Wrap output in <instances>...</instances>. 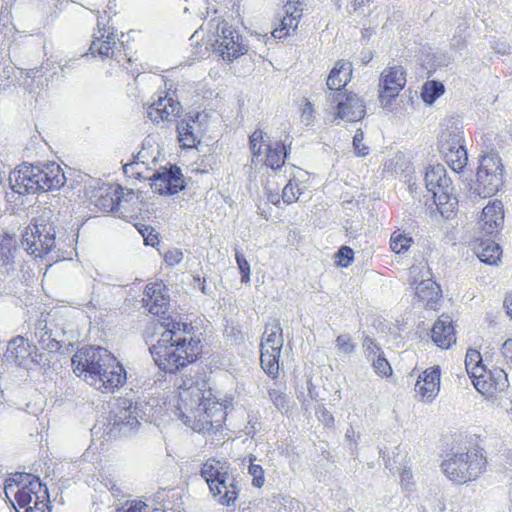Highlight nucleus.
<instances>
[{
    "mask_svg": "<svg viewBox=\"0 0 512 512\" xmlns=\"http://www.w3.org/2000/svg\"><path fill=\"white\" fill-rule=\"evenodd\" d=\"M168 404L187 427L198 433L215 434L227 419V402L218 399L205 381L193 377L183 379Z\"/></svg>",
    "mask_w": 512,
    "mask_h": 512,
    "instance_id": "nucleus-1",
    "label": "nucleus"
},
{
    "mask_svg": "<svg viewBox=\"0 0 512 512\" xmlns=\"http://www.w3.org/2000/svg\"><path fill=\"white\" fill-rule=\"evenodd\" d=\"M161 326L164 330L149 347L154 364L161 372L175 375L203 358L204 340L195 334L191 323L168 317Z\"/></svg>",
    "mask_w": 512,
    "mask_h": 512,
    "instance_id": "nucleus-2",
    "label": "nucleus"
},
{
    "mask_svg": "<svg viewBox=\"0 0 512 512\" xmlns=\"http://www.w3.org/2000/svg\"><path fill=\"white\" fill-rule=\"evenodd\" d=\"M73 372L102 393H114L127 381L122 363L107 349L83 347L71 359Z\"/></svg>",
    "mask_w": 512,
    "mask_h": 512,
    "instance_id": "nucleus-3",
    "label": "nucleus"
},
{
    "mask_svg": "<svg viewBox=\"0 0 512 512\" xmlns=\"http://www.w3.org/2000/svg\"><path fill=\"white\" fill-rule=\"evenodd\" d=\"M4 493L16 512H52L48 489L33 474H12L5 480Z\"/></svg>",
    "mask_w": 512,
    "mask_h": 512,
    "instance_id": "nucleus-4",
    "label": "nucleus"
},
{
    "mask_svg": "<svg viewBox=\"0 0 512 512\" xmlns=\"http://www.w3.org/2000/svg\"><path fill=\"white\" fill-rule=\"evenodd\" d=\"M487 466L484 448L472 441H466L458 451L448 453L440 465L444 475L459 485L476 480Z\"/></svg>",
    "mask_w": 512,
    "mask_h": 512,
    "instance_id": "nucleus-5",
    "label": "nucleus"
},
{
    "mask_svg": "<svg viewBox=\"0 0 512 512\" xmlns=\"http://www.w3.org/2000/svg\"><path fill=\"white\" fill-rule=\"evenodd\" d=\"M133 31L122 33L120 40V48L116 42V32L113 27L104 25L98 27L93 35L90 45L92 55H98L103 58H114V60L131 76L140 74V64L138 58L132 51V47L128 46L129 40L132 38Z\"/></svg>",
    "mask_w": 512,
    "mask_h": 512,
    "instance_id": "nucleus-6",
    "label": "nucleus"
},
{
    "mask_svg": "<svg viewBox=\"0 0 512 512\" xmlns=\"http://www.w3.org/2000/svg\"><path fill=\"white\" fill-rule=\"evenodd\" d=\"M283 329L278 319L269 320L264 327L260 342V365L272 379L279 376V360L283 348Z\"/></svg>",
    "mask_w": 512,
    "mask_h": 512,
    "instance_id": "nucleus-7",
    "label": "nucleus"
},
{
    "mask_svg": "<svg viewBox=\"0 0 512 512\" xmlns=\"http://www.w3.org/2000/svg\"><path fill=\"white\" fill-rule=\"evenodd\" d=\"M464 135L461 128L451 125L442 129L438 137V148L447 165L454 172H461L467 165V151L463 145Z\"/></svg>",
    "mask_w": 512,
    "mask_h": 512,
    "instance_id": "nucleus-8",
    "label": "nucleus"
},
{
    "mask_svg": "<svg viewBox=\"0 0 512 512\" xmlns=\"http://www.w3.org/2000/svg\"><path fill=\"white\" fill-rule=\"evenodd\" d=\"M503 184V165L496 152L481 157L477 170V191L484 198L496 194Z\"/></svg>",
    "mask_w": 512,
    "mask_h": 512,
    "instance_id": "nucleus-9",
    "label": "nucleus"
},
{
    "mask_svg": "<svg viewBox=\"0 0 512 512\" xmlns=\"http://www.w3.org/2000/svg\"><path fill=\"white\" fill-rule=\"evenodd\" d=\"M22 245L35 257L47 255L55 247V230L50 223H30L22 234Z\"/></svg>",
    "mask_w": 512,
    "mask_h": 512,
    "instance_id": "nucleus-10",
    "label": "nucleus"
},
{
    "mask_svg": "<svg viewBox=\"0 0 512 512\" xmlns=\"http://www.w3.org/2000/svg\"><path fill=\"white\" fill-rule=\"evenodd\" d=\"M266 134L261 129H256L249 136V147L253 157L262 155V147L265 146L263 164L276 171L281 169L286 161L288 152L286 146L281 142L275 144L265 143Z\"/></svg>",
    "mask_w": 512,
    "mask_h": 512,
    "instance_id": "nucleus-11",
    "label": "nucleus"
},
{
    "mask_svg": "<svg viewBox=\"0 0 512 512\" xmlns=\"http://www.w3.org/2000/svg\"><path fill=\"white\" fill-rule=\"evenodd\" d=\"M330 102L334 105V119L356 122L360 121L365 116V103L363 99L353 92L345 91L333 93Z\"/></svg>",
    "mask_w": 512,
    "mask_h": 512,
    "instance_id": "nucleus-12",
    "label": "nucleus"
},
{
    "mask_svg": "<svg viewBox=\"0 0 512 512\" xmlns=\"http://www.w3.org/2000/svg\"><path fill=\"white\" fill-rule=\"evenodd\" d=\"M406 85V71L400 65L386 67L379 78V99L390 104Z\"/></svg>",
    "mask_w": 512,
    "mask_h": 512,
    "instance_id": "nucleus-13",
    "label": "nucleus"
},
{
    "mask_svg": "<svg viewBox=\"0 0 512 512\" xmlns=\"http://www.w3.org/2000/svg\"><path fill=\"white\" fill-rule=\"evenodd\" d=\"M472 383L479 393L488 398L496 397L509 387L507 373L499 367L484 368V372L477 374Z\"/></svg>",
    "mask_w": 512,
    "mask_h": 512,
    "instance_id": "nucleus-14",
    "label": "nucleus"
},
{
    "mask_svg": "<svg viewBox=\"0 0 512 512\" xmlns=\"http://www.w3.org/2000/svg\"><path fill=\"white\" fill-rule=\"evenodd\" d=\"M36 179V165L22 163L9 175L11 189L19 195H29L39 192Z\"/></svg>",
    "mask_w": 512,
    "mask_h": 512,
    "instance_id": "nucleus-15",
    "label": "nucleus"
},
{
    "mask_svg": "<svg viewBox=\"0 0 512 512\" xmlns=\"http://www.w3.org/2000/svg\"><path fill=\"white\" fill-rule=\"evenodd\" d=\"M123 198V189L120 185L104 184L91 191L90 201L97 211L111 213L117 211Z\"/></svg>",
    "mask_w": 512,
    "mask_h": 512,
    "instance_id": "nucleus-16",
    "label": "nucleus"
},
{
    "mask_svg": "<svg viewBox=\"0 0 512 512\" xmlns=\"http://www.w3.org/2000/svg\"><path fill=\"white\" fill-rule=\"evenodd\" d=\"M216 50L223 59L232 61L246 52L239 33L231 26H223L216 40Z\"/></svg>",
    "mask_w": 512,
    "mask_h": 512,
    "instance_id": "nucleus-17",
    "label": "nucleus"
},
{
    "mask_svg": "<svg viewBox=\"0 0 512 512\" xmlns=\"http://www.w3.org/2000/svg\"><path fill=\"white\" fill-rule=\"evenodd\" d=\"M441 370L439 366L425 369L415 384V393L420 401L430 403L440 391Z\"/></svg>",
    "mask_w": 512,
    "mask_h": 512,
    "instance_id": "nucleus-18",
    "label": "nucleus"
},
{
    "mask_svg": "<svg viewBox=\"0 0 512 512\" xmlns=\"http://www.w3.org/2000/svg\"><path fill=\"white\" fill-rule=\"evenodd\" d=\"M504 205L498 200L490 201L482 210L478 224L484 235H495L504 224Z\"/></svg>",
    "mask_w": 512,
    "mask_h": 512,
    "instance_id": "nucleus-19",
    "label": "nucleus"
},
{
    "mask_svg": "<svg viewBox=\"0 0 512 512\" xmlns=\"http://www.w3.org/2000/svg\"><path fill=\"white\" fill-rule=\"evenodd\" d=\"M183 180L179 168H163L151 177L153 192L160 195H172L183 189Z\"/></svg>",
    "mask_w": 512,
    "mask_h": 512,
    "instance_id": "nucleus-20",
    "label": "nucleus"
},
{
    "mask_svg": "<svg viewBox=\"0 0 512 512\" xmlns=\"http://www.w3.org/2000/svg\"><path fill=\"white\" fill-rule=\"evenodd\" d=\"M36 179L39 192L59 189L65 184L66 177L61 166L55 162L36 165Z\"/></svg>",
    "mask_w": 512,
    "mask_h": 512,
    "instance_id": "nucleus-21",
    "label": "nucleus"
},
{
    "mask_svg": "<svg viewBox=\"0 0 512 512\" xmlns=\"http://www.w3.org/2000/svg\"><path fill=\"white\" fill-rule=\"evenodd\" d=\"M144 306L153 315L165 312L169 305L167 289L162 281L152 282L146 285L144 290Z\"/></svg>",
    "mask_w": 512,
    "mask_h": 512,
    "instance_id": "nucleus-22",
    "label": "nucleus"
},
{
    "mask_svg": "<svg viewBox=\"0 0 512 512\" xmlns=\"http://www.w3.org/2000/svg\"><path fill=\"white\" fill-rule=\"evenodd\" d=\"M431 339L435 345L447 350L456 343V331L452 318L442 314L431 328Z\"/></svg>",
    "mask_w": 512,
    "mask_h": 512,
    "instance_id": "nucleus-23",
    "label": "nucleus"
},
{
    "mask_svg": "<svg viewBox=\"0 0 512 512\" xmlns=\"http://www.w3.org/2000/svg\"><path fill=\"white\" fill-rule=\"evenodd\" d=\"M180 111V104L172 97L168 96V93L159 95L158 99L154 101L147 108V116L155 123L170 120L172 117L178 115Z\"/></svg>",
    "mask_w": 512,
    "mask_h": 512,
    "instance_id": "nucleus-24",
    "label": "nucleus"
},
{
    "mask_svg": "<svg viewBox=\"0 0 512 512\" xmlns=\"http://www.w3.org/2000/svg\"><path fill=\"white\" fill-rule=\"evenodd\" d=\"M200 475L205 480L208 488H211L214 484L225 481L232 474L230 464L227 461L211 457L202 464Z\"/></svg>",
    "mask_w": 512,
    "mask_h": 512,
    "instance_id": "nucleus-25",
    "label": "nucleus"
},
{
    "mask_svg": "<svg viewBox=\"0 0 512 512\" xmlns=\"http://www.w3.org/2000/svg\"><path fill=\"white\" fill-rule=\"evenodd\" d=\"M415 296L425 309L437 310L442 298V290L434 280L426 279L416 286Z\"/></svg>",
    "mask_w": 512,
    "mask_h": 512,
    "instance_id": "nucleus-26",
    "label": "nucleus"
},
{
    "mask_svg": "<svg viewBox=\"0 0 512 512\" xmlns=\"http://www.w3.org/2000/svg\"><path fill=\"white\" fill-rule=\"evenodd\" d=\"M285 12L286 15L282 17L279 25L272 31V36L275 39H283L291 35L297 29L302 16V9L289 2L285 5Z\"/></svg>",
    "mask_w": 512,
    "mask_h": 512,
    "instance_id": "nucleus-27",
    "label": "nucleus"
},
{
    "mask_svg": "<svg viewBox=\"0 0 512 512\" xmlns=\"http://www.w3.org/2000/svg\"><path fill=\"white\" fill-rule=\"evenodd\" d=\"M209 492L219 504L230 506L238 499L240 489L235 477L230 475L225 481H222L220 484H214L209 488Z\"/></svg>",
    "mask_w": 512,
    "mask_h": 512,
    "instance_id": "nucleus-28",
    "label": "nucleus"
},
{
    "mask_svg": "<svg viewBox=\"0 0 512 512\" xmlns=\"http://www.w3.org/2000/svg\"><path fill=\"white\" fill-rule=\"evenodd\" d=\"M453 190L452 183L450 182L447 188L439 187L430 191L433 195V201L437 210L445 218H449L455 214L458 207V199L454 195Z\"/></svg>",
    "mask_w": 512,
    "mask_h": 512,
    "instance_id": "nucleus-29",
    "label": "nucleus"
},
{
    "mask_svg": "<svg viewBox=\"0 0 512 512\" xmlns=\"http://www.w3.org/2000/svg\"><path fill=\"white\" fill-rule=\"evenodd\" d=\"M352 70L349 61L338 60L328 75L327 87L335 93L342 92L341 90L351 81Z\"/></svg>",
    "mask_w": 512,
    "mask_h": 512,
    "instance_id": "nucleus-30",
    "label": "nucleus"
},
{
    "mask_svg": "<svg viewBox=\"0 0 512 512\" xmlns=\"http://www.w3.org/2000/svg\"><path fill=\"white\" fill-rule=\"evenodd\" d=\"M197 119L189 116L183 118L177 125L178 141L182 148H195L200 143Z\"/></svg>",
    "mask_w": 512,
    "mask_h": 512,
    "instance_id": "nucleus-31",
    "label": "nucleus"
},
{
    "mask_svg": "<svg viewBox=\"0 0 512 512\" xmlns=\"http://www.w3.org/2000/svg\"><path fill=\"white\" fill-rule=\"evenodd\" d=\"M472 245L474 253L481 262L489 265H495L500 261L502 249L495 241L478 238Z\"/></svg>",
    "mask_w": 512,
    "mask_h": 512,
    "instance_id": "nucleus-32",
    "label": "nucleus"
},
{
    "mask_svg": "<svg viewBox=\"0 0 512 512\" xmlns=\"http://www.w3.org/2000/svg\"><path fill=\"white\" fill-rule=\"evenodd\" d=\"M31 355V346L23 336H16L8 343L5 356L7 360L23 365Z\"/></svg>",
    "mask_w": 512,
    "mask_h": 512,
    "instance_id": "nucleus-33",
    "label": "nucleus"
},
{
    "mask_svg": "<svg viewBox=\"0 0 512 512\" xmlns=\"http://www.w3.org/2000/svg\"><path fill=\"white\" fill-rule=\"evenodd\" d=\"M451 180L447 177L446 169L442 164L429 165L425 173V184L428 191L439 187L447 188Z\"/></svg>",
    "mask_w": 512,
    "mask_h": 512,
    "instance_id": "nucleus-34",
    "label": "nucleus"
},
{
    "mask_svg": "<svg viewBox=\"0 0 512 512\" xmlns=\"http://www.w3.org/2000/svg\"><path fill=\"white\" fill-rule=\"evenodd\" d=\"M465 368L471 380L480 372H484V368L486 367L483 364L482 355L478 350L473 348L467 350L465 356Z\"/></svg>",
    "mask_w": 512,
    "mask_h": 512,
    "instance_id": "nucleus-35",
    "label": "nucleus"
},
{
    "mask_svg": "<svg viewBox=\"0 0 512 512\" xmlns=\"http://www.w3.org/2000/svg\"><path fill=\"white\" fill-rule=\"evenodd\" d=\"M389 242L391 250L396 254H401L408 251L414 240L409 233L397 229L391 234Z\"/></svg>",
    "mask_w": 512,
    "mask_h": 512,
    "instance_id": "nucleus-36",
    "label": "nucleus"
},
{
    "mask_svg": "<svg viewBox=\"0 0 512 512\" xmlns=\"http://www.w3.org/2000/svg\"><path fill=\"white\" fill-rule=\"evenodd\" d=\"M445 92L444 85L435 80H430L424 83L421 90V97L427 104H432L438 97Z\"/></svg>",
    "mask_w": 512,
    "mask_h": 512,
    "instance_id": "nucleus-37",
    "label": "nucleus"
},
{
    "mask_svg": "<svg viewBox=\"0 0 512 512\" xmlns=\"http://www.w3.org/2000/svg\"><path fill=\"white\" fill-rule=\"evenodd\" d=\"M250 465L248 467V473L252 477V485L256 488H261L265 484V473L264 469L259 464H254L255 457L251 455L249 457Z\"/></svg>",
    "mask_w": 512,
    "mask_h": 512,
    "instance_id": "nucleus-38",
    "label": "nucleus"
},
{
    "mask_svg": "<svg viewBox=\"0 0 512 512\" xmlns=\"http://www.w3.org/2000/svg\"><path fill=\"white\" fill-rule=\"evenodd\" d=\"M16 250L15 241L11 237H3L0 240V261L8 264L13 259Z\"/></svg>",
    "mask_w": 512,
    "mask_h": 512,
    "instance_id": "nucleus-39",
    "label": "nucleus"
},
{
    "mask_svg": "<svg viewBox=\"0 0 512 512\" xmlns=\"http://www.w3.org/2000/svg\"><path fill=\"white\" fill-rule=\"evenodd\" d=\"M300 195L299 185L295 181H289L282 191V199L285 203L291 204L298 200Z\"/></svg>",
    "mask_w": 512,
    "mask_h": 512,
    "instance_id": "nucleus-40",
    "label": "nucleus"
},
{
    "mask_svg": "<svg viewBox=\"0 0 512 512\" xmlns=\"http://www.w3.org/2000/svg\"><path fill=\"white\" fill-rule=\"evenodd\" d=\"M354 252L349 246H342L335 254V262L338 266L346 268L353 262Z\"/></svg>",
    "mask_w": 512,
    "mask_h": 512,
    "instance_id": "nucleus-41",
    "label": "nucleus"
},
{
    "mask_svg": "<svg viewBox=\"0 0 512 512\" xmlns=\"http://www.w3.org/2000/svg\"><path fill=\"white\" fill-rule=\"evenodd\" d=\"M137 229L139 233L143 236L146 245L155 247L156 245L159 244L158 234L152 227L140 224L137 226Z\"/></svg>",
    "mask_w": 512,
    "mask_h": 512,
    "instance_id": "nucleus-42",
    "label": "nucleus"
},
{
    "mask_svg": "<svg viewBox=\"0 0 512 512\" xmlns=\"http://www.w3.org/2000/svg\"><path fill=\"white\" fill-rule=\"evenodd\" d=\"M235 259H236L238 268H239L240 273H241V282L242 283L250 282L251 270H250L249 262L247 261L245 256L242 253H240L239 251H236Z\"/></svg>",
    "mask_w": 512,
    "mask_h": 512,
    "instance_id": "nucleus-43",
    "label": "nucleus"
},
{
    "mask_svg": "<svg viewBox=\"0 0 512 512\" xmlns=\"http://www.w3.org/2000/svg\"><path fill=\"white\" fill-rule=\"evenodd\" d=\"M364 133L358 129L353 137L354 152L359 157H365L369 154V147L363 143Z\"/></svg>",
    "mask_w": 512,
    "mask_h": 512,
    "instance_id": "nucleus-44",
    "label": "nucleus"
},
{
    "mask_svg": "<svg viewBox=\"0 0 512 512\" xmlns=\"http://www.w3.org/2000/svg\"><path fill=\"white\" fill-rule=\"evenodd\" d=\"M336 347L340 353L349 355L354 352L355 344L352 341V338L347 334L339 335L336 338Z\"/></svg>",
    "mask_w": 512,
    "mask_h": 512,
    "instance_id": "nucleus-45",
    "label": "nucleus"
},
{
    "mask_svg": "<svg viewBox=\"0 0 512 512\" xmlns=\"http://www.w3.org/2000/svg\"><path fill=\"white\" fill-rule=\"evenodd\" d=\"M373 368L375 372L381 377H389L392 375V367L388 360L381 355L373 361Z\"/></svg>",
    "mask_w": 512,
    "mask_h": 512,
    "instance_id": "nucleus-46",
    "label": "nucleus"
},
{
    "mask_svg": "<svg viewBox=\"0 0 512 512\" xmlns=\"http://www.w3.org/2000/svg\"><path fill=\"white\" fill-rule=\"evenodd\" d=\"M314 106L313 104L308 100L304 99L301 104V111H300V118L301 121L305 124H310L314 120Z\"/></svg>",
    "mask_w": 512,
    "mask_h": 512,
    "instance_id": "nucleus-47",
    "label": "nucleus"
},
{
    "mask_svg": "<svg viewBox=\"0 0 512 512\" xmlns=\"http://www.w3.org/2000/svg\"><path fill=\"white\" fill-rule=\"evenodd\" d=\"M270 400L273 402V404L281 409L286 406V395L280 390L277 389H270L268 391Z\"/></svg>",
    "mask_w": 512,
    "mask_h": 512,
    "instance_id": "nucleus-48",
    "label": "nucleus"
},
{
    "mask_svg": "<svg viewBox=\"0 0 512 512\" xmlns=\"http://www.w3.org/2000/svg\"><path fill=\"white\" fill-rule=\"evenodd\" d=\"M183 259V253L179 249L168 250L164 254V260L168 265H175L181 262Z\"/></svg>",
    "mask_w": 512,
    "mask_h": 512,
    "instance_id": "nucleus-49",
    "label": "nucleus"
},
{
    "mask_svg": "<svg viewBox=\"0 0 512 512\" xmlns=\"http://www.w3.org/2000/svg\"><path fill=\"white\" fill-rule=\"evenodd\" d=\"M501 351L506 362L512 367V339L504 342Z\"/></svg>",
    "mask_w": 512,
    "mask_h": 512,
    "instance_id": "nucleus-50",
    "label": "nucleus"
},
{
    "mask_svg": "<svg viewBox=\"0 0 512 512\" xmlns=\"http://www.w3.org/2000/svg\"><path fill=\"white\" fill-rule=\"evenodd\" d=\"M373 2L374 0H349V4L352 7L353 11H357L366 6H369Z\"/></svg>",
    "mask_w": 512,
    "mask_h": 512,
    "instance_id": "nucleus-51",
    "label": "nucleus"
},
{
    "mask_svg": "<svg viewBox=\"0 0 512 512\" xmlns=\"http://www.w3.org/2000/svg\"><path fill=\"white\" fill-rule=\"evenodd\" d=\"M413 478L412 472L408 468H404L400 473V479L402 485H408Z\"/></svg>",
    "mask_w": 512,
    "mask_h": 512,
    "instance_id": "nucleus-52",
    "label": "nucleus"
},
{
    "mask_svg": "<svg viewBox=\"0 0 512 512\" xmlns=\"http://www.w3.org/2000/svg\"><path fill=\"white\" fill-rule=\"evenodd\" d=\"M504 307L506 309L507 314L512 319V291L506 295L504 300Z\"/></svg>",
    "mask_w": 512,
    "mask_h": 512,
    "instance_id": "nucleus-53",
    "label": "nucleus"
},
{
    "mask_svg": "<svg viewBox=\"0 0 512 512\" xmlns=\"http://www.w3.org/2000/svg\"><path fill=\"white\" fill-rule=\"evenodd\" d=\"M364 346L367 348V350L371 351L373 354L378 352L380 348L377 346V344L370 338L365 339Z\"/></svg>",
    "mask_w": 512,
    "mask_h": 512,
    "instance_id": "nucleus-54",
    "label": "nucleus"
}]
</instances>
